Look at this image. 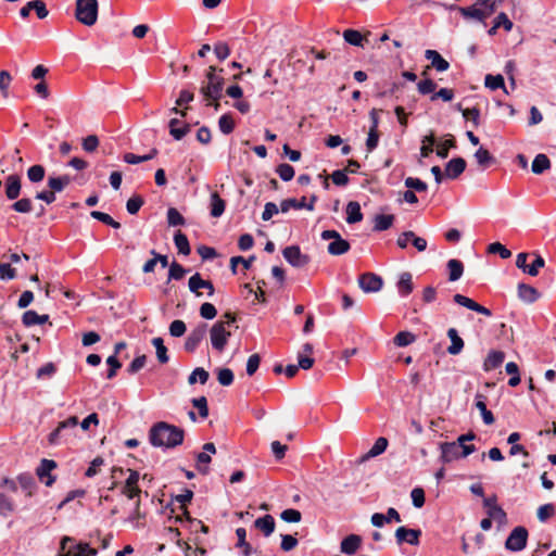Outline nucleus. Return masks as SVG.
Listing matches in <instances>:
<instances>
[{
    "label": "nucleus",
    "mask_w": 556,
    "mask_h": 556,
    "mask_svg": "<svg viewBox=\"0 0 556 556\" xmlns=\"http://www.w3.org/2000/svg\"><path fill=\"white\" fill-rule=\"evenodd\" d=\"M184 429L165 421L154 424L149 430V442L154 447L174 448L182 444Z\"/></svg>",
    "instance_id": "nucleus-1"
},
{
    "label": "nucleus",
    "mask_w": 556,
    "mask_h": 556,
    "mask_svg": "<svg viewBox=\"0 0 556 556\" xmlns=\"http://www.w3.org/2000/svg\"><path fill=\"white\" fill-rule=\"evenodd\" d=\"M78 418L75 416L59 422L58 427L49 434L48 442L51 445H58L68 442L76 437Z\"/></svg>",
    "instance_id": "nucleus-2"
},
{
    "label": "nucleus",
    "mask_w": 556,
    "mask_h": 556,
    "mask_svg": "<svg viewBox=\"0 0 556 556\" xmlns=\"http://www.w3.org/2000/svg\"><path fill=\"white\" fill-rule=\"evenodd\" d=\"M500 1L501 0H482L481 2L467 8H458V10L465 18H473L479 22H484L493 14L496 3ZM450 9H457V7L452 5Z\"/></svg>",
    "instance_id": "nucleus-3"
},
{
    "label": "nucleus",
    "mask_w": 556,
    "mask_h": 556,
    "mask_svg": "<svg viewBox=\"0 0 556 556\" xmlns=\"http://www.w3.org/2000/svg\"><path fill=\"white\" fill-rule=\"evenodd\" d=\"M216 67L210 66L206 72V85L201 87V93L205 100L216 101L222 97L224 89V77L216 74Z\"/></svg>",
    "instance_id": "nucleus-4"
},
{
    "label": "nucleus",
    "mask_w": 556,
    "mask_h": 556,
    "mask_svg": "<svg viewBox=\"0 0 556 556\" xmlns=\"http://www.w3.org/2000/svg\"><path fill=\"white\" fill-rule=\"evenodd\" d=\"M97 0H76L75 17L85 26H92L98 20Z\"/></svg>",
    "instance_id": "nucleus-5"
},
{
    "label": "nucleus",
    "mask_w": 556,
    "mask_h": 556,
    "mask_svg": "<svg viewBox=\"0 0 556 556\" xmlns=\"http://www.w3.org/2000/svg\"><path fill=\"white\" fill-rule=\"evenodd\" d=\"M441 448V460L443 463H451L458 458H465L476 451L475 445H463L457 442H444L440 444Z\"/></svg>",
    "instance_id": "nucleus-6"
},
{
    "label": "nucleus",
    "mask_w": 556,
    "mask_h": 556,
    "mask_svg": "<svg viewBox=\"0 0 556 556\" xmlns=\"http://www.w3.org/2000/svg\"><path fill=\"white\" fill-rule=\"evenodd\" d=\"M231 332L224 323H215L210 330V340L214 350L223 352L228 343Z\"/></svg>",
    "instance_id": "nucleus-7"
},
{
    "label": "nucleus",
    "mask_w": 556,
    "mask_h": 556,
    "mask_svg": "<svg viewBox=\"0 0 556 556\" xmlns=\"http://www.w3.org/2000/svg\"><path fill=\"white\" fill-rule=\"evenodd\" d=\"M528 530L525 527H516L509 533L505 547L511 552H520L527 546Z\"/></svg>",
    "instance_id": "nucleus-8"
},
{
    "label": "nucleus",
    "mask_w": 556,
    "mask_h": 556,
    "mask_svg": "<svg viewBox=\"0 0 556 556\" xmlns=\"http://www.w3.org/2000/svg\"><path fill=\"white\" fill-rule=\"evenodd\" d=\"M203 451L197 454L195 457V468L201 475H207L210 472L208 464L212 460V455L216 453V447L214 443H205L203 445Z\"/></svg>",
    "instance_id": "nucleus-9"
},
{
    "label": "nucleus",
    "mask_w": 556,
    "mask_h": 556,
    "mask_svg": "<svg viewBox=\"0 0 556 556\" xmlns=\"http://www.w3.org/2000/svg\"><path fill=\"white\" fill-rule=\"evenodd\" d=\"M283 257L293 267H304L309 262V256L303 254L298 245H290L283 249Z\"/></svg>",
    "instance_id": "nucleus-10"
},
{
    "label": "nucleus",
    "mask_w": 556,
    "mask_h": 556,
    "mask_svg": "<svg viewBox=\"0 0 556 556\" xmlns=\"http://www.w3.org/2000/svg\"><path fill=\"white\" fill-rule=\"evenodd\" d=\"M56 468V463L52 459H41L39 466L36 469V475L41 482L47 486H51L55 482V476L51 472Z\"/></svg>",
    "instance_id": "nucleus-11"
},
{
    "label": "nucleus",
    "mask_w": 556,
    "mask_h": 556,
    "mask_svg": "<svg viewBox=\"0 0 556 556\" xmlns=\"http://www.w3.org/2000/svg\"><path fill=\"white\" fill-rule=\"evenodd\" d=\"M382 285V278L374 273H365L358 278V286L366 293L378 292Z\"/></svg>",
    "instance_id": "nucleus-12"
},
{
    "label": "nucleus",
    "mask_w": 556,
    "mask_h": 556,
    "mask_svg": "<svg viewBox=\"0 0 556 556\" xmlns=\"http://www.w3.org/2000/svg\"><path fill=\"white\" fill-rule=\"evenodd\" d=\"M207 331V325L201 324L198 325L187 337L185 341V350L189 353H192L197 350L201 341L205 338Z\"/></svg>",
    "instance_id": "nucleus-13"
},
{
    "label": "nucleus",
    "mask_w": 556,
    "mask_h": 556,
    "mask_svg": "<svg viewBox=\"0 0 556 556\" xmlns=\"http://www.w3.org/2000/svg\"><path fill=\"white\" fill-rule=\"evenodd\" d=\"M22 190V180L17 174H10L4 179V193L8 200H16Z\"/></svg>",
    "instance_id": "nucleus-14"
},
{
    "label": "nucleus",
    "mask_w": 556,
    "mask_h": 556,
    "mask_svg": "<svg viewBox=\"0 0 556 556\" xmlns=\"http://www.w3.org/2000/svg\"><path fill=\"white\" fill-rule=\"evenodd\" d=\"M421 535V531L419 529H409L406 527H400L395 531V539L397 544H402L404 542L410 545H418L419 538Z\"/></svg>",
    "instance_id": "nucleus-15"
},
{
    "label": "nucleus",
    "mask_w": 556,
    "mask_h": 556,
    "mask_svg": "<svg viewBox=\"0 0 556 556\" xmlns=\"http://www.w3.org/2000/svg\"><path fill=\"white\" fill-rule=\"evenodd\" d=\"M128 471L129 476L126 479V482L122 489V493L131 500L139 496V494L141 493L140 488L138 486L140 476L139 472L136 470L129 469Z\"/></svg>",
    "instance_id": "nucleus-16"
},
{
    "label": "nucleus",
    "mask_w": 556,
    "mask_h": 556,
    "mask_svg": "<svg viewBox=\"0 0 556 556\" xmlns=\"http://www.w3.org/2000/svg\"><path fill=\"white\" fill-rule=\"evenodd\" d=\"M483 506L486 508L488 516L496 521H504L506 519V513L497 505L496 495H492L483 500Z\"/></svg>",
    "instance_id": "nucleus-17"
},
{
    "label": "nucleus",
    "mask_w": 556,
    "mask_h": 556,
    "mask_svg": "<svg viewBox=\"0 0 556 556\" xmlns=\"http://www.w3.org/2000/svg\"><path fill=\"white\" fill-rule=\"evenodd\" d=\"M453 300L458 305H462V306H464V307H466L468 309H471L473 312L482 314V315H484L486 317H490L492 315V312L489 308L480 305L479 303L475 302L470 298H467V296H465L463 294H459V293L455 294L453 296Z\"/></svg>",
    "instance_id": "nucleus-18"
},
{
    "label": "nucleus",
    "mask_w": 556,
    "mask_h": 556,
    "mask_svg": "<svg viewBox=\"0 0 556 556\" xmlns=\"http://www.w3.org/2000/svg\"><path fill=\"white\" fill-rule=\"evenodd\" d=\"M362 545V536L358 534H350L345 536L340 544V549L346 555H354Z\"/></svg>",
    "instance_id": "nucleus-19"
},
{
    "label": "nucleus",
    "mask_w": 556,
    "mask_h": 556,
    "mask_svg": "<svg viewBox=\"0 0 556 556\" xmlns=\"http://www.w3.org/2000/svg\"><path fill=\"white\" fill-rule=\"evenodd\" d=\"M425 58L431 62V67L438 72H445L450 68V63L437 50H426Z\"/></svg>",
    "instance_id": "nucleus-20"
},
{
    "label": "nucleus",
    "mask_w": 556,
    "mask_h": 556,
    "mask_svg": "<svg viewBox=\"0 0 556 556\" xmlns=\"http://www.w3.org/2000/svg\"><path fill=\"white\" fill-rule=\"evenodd\" d=\"M466 168V161L463 157H454L447 162L445 166V174L448 178L455 179L464 173Z\"/></svg>",
    "instance_id": "nucleus-21"
},
{
    "label": "nucleus",
    "mask_w": 556,
    "mask_h": 556,
    "mask_svg": "<svg viewBox=\"0 0 556 556\" xmlns=\"http://www.w3.org/2000/svg\"><path fill=\"white\" fill-rule=\"evenodd\" d=\"M399 294L403 298L409 295L414 290L413 276L408 271H404L400 275L396 283Z\"/></svg>",
    "instance_id": "nucleus-22"
},
{
    "label": "nucleus",
    "mask_w": 556,
    "mask_h": 556,
    "mask_svg": "<svg viewBox=\"0 0 556 556\" xmlns=\"http://www.w3.org/2000/svg\"><path fill=\"white\" fill-rule=\"evenodd\" d=\"M291 208H294V210L306 208L308 211H313V204H307L305 197H303L301 200L291 198V199H286V200L281 201L280 211L282 213H287Z\"/></svg>",
    "instance_id": "nucleus-23"
},
{
    "label": "nucleus",
    "mask_w": 556,
    "mask_h": 556,
    "mask_svg": "<svg viewBox=\"0 0 556 556\" xmlns=\"http://www.w3.org/2000/svg\"><path fill=\"white\" fill-rule=\"evenodd\" d=\"M505 358V353L502 351H491L483 363L484 371H491L502 365Z\"/></svg>",
    "instance_id": "nucleus-24"
},
{
    "label": "nucleus",
    "mask_w": 556,
    "mask_h": 556,
    "mask_svg": "<svg viewBox=\"0 0 556 556\" xmlns=\"http://www.w3.org/2000/svg\"><path fill=\"white\" fill-rule=\"evenodd\" d=\"M254 526L263 532L265 536H269L275 531V519L271 515H265L257 518L254 521Z\"/></svg>",
    "instance_id": "nucleus-25"
},
{
    "label": "nucleus",
    "mask_w": 556,
    "mask_h": 556,
    "mask_svg": "<svg viewBox=\"0 0 556 556\" xmlns=\"http://www.w3.org/2000/svg\"><path fill=\"white\" fill-rule=\"evenodd\" d=\"M539 291L534 287L526 283L518 285V296L521 301L533 303L539 299Z\"/></svg>",
    "instance_id": "nucleus-26"
},
{
    "label": "nucleus",
    "mask_w": 556,
    "mask_h": 556,
    "mask_svg": "<svg viewBox=\"0 0 556 556\" xmlns=\"http://www.w3.org/2000/svg\"><path fill=\"white\" fill-rule=\"evenodd\" d=\"M17 482L27 496H33L36 492L37 485L34 477L28 472H23L17 476Z\"/></svg>",
    "instance_id": "nucleus-27"
},
{
    "label": "nucleus",
    "mask_w": 556,
    "mask_h": 556,
    "mask_svg": "<svg viewBox=\"0 0 556 556\" xmlns=\"http://www.w3.org/2000/svg\"><path fill=\"white\" fill-rule=\"evenodd\" d=\"M180 124H181V122L178 118H172L168 124L169 134L176 140L182 139L190 131L189 124H182L181 126H180Z\"/></svg>",
    "instance_id": "nucleus-28"
},
{
    "label": "nucleus",
    "mask_w": 556,
    "mask_h": 556,
    "mask_svg": "<svg viewBox=\"0 0 556 556\" xmlns=\"http://www.w3.org/2000/svg\"><path fill=\"white\" fill-rule=\"evenodd\" d=\"M447 337L450 338L451 340V345L447 348V352L451 354V355H457L462 352L463 348H464V341L463 339L458 336V332L455 328H450L447 330Z\"/></svg>",
    "instance_id": "nucleus-29"
},
{
    "label": "nucleus",
    "mask_w": 556,
    "mask_h": 556,
    "mask_svg": "<svg viewBox=\"0 0 556 556\" xmlns=\"http://www.w3.org/2000/svg\"><path fill=\"white\" fill-rule=\"evenodd\" d=\"M476 407L480 410L483 422L485 425L494 424V416L491 410L486 408L485 396L483 394L478 393L476 395Z\"/></svg>",
    "instance_id": "nucleus-30"
},
{
    "label": "nucleus",
    "mask_w": 556,
    "mask_h": 556,
    "mask_svg": "<svg viewBox=\"0 0 556 556\" xmlns=\"http://www.w3.org/2000/svg\"><path fill=\"white\" fill-rule=\"evenodd\" d=\"M350 249H351V245H350L349 241H346L345 239H343L341 237L338 240L331 241L328 244L327 251L330 255L339 256V255H342V254H345L346 252H349Z\"/></svg>",
    "instance_id": "nucleus-31"
},
{
    "label": "nucleus",
    "mask_w": 556,
    "mask_h": 556,
    "mask_svg": "<svg viewBox=\"0 0 556 556\" xmlns=\"http://www.w3.org/2000/svg\"><path fill=\"white\" fill-rule=\"evenodd\" d=\"M363 213L361 211V205L356 201H351L346 205V223L348 224H356L362 222Z\"/></svg>",
    "instance_id": "nucleus-32"
},
{
    "label": "nucleus",
    "mask_w": 556,
    "mask_h": 556,
    "mask_svg": "<svg viewBox=\"0 0 556 556\" xmlns=\"http://www.w3.org/2000/svg\"><path fill=\"white\" fill-rule=\"evenodd\" d=\"M59 556H83V553L78 552V544H74L71 538L65 536L61 541Z\"/></svg>",
    "instance_id": "nucleus-33"
},
{
    "label": "nucleus",
    "mask_w": 556,
    "mask_h": 556,
    "mask_svg": "<svg viewBox=\"0 0 556 556\" xmlns=\"http://www.w3.org/2000/svg\"><path fill=\"white\" fill-rule=\"evenodd\" d=\"M72 182V178L68 175L62 176H50L48 178L47 185L50 189H53L55 192L63 191Z\"/></svg>",
    "instance_id": "nucleus-34"
},
{
    "label": "nucleus",
    "mask_w": 556,
    "mask_h": 556,
    "mask_svg": "<svg viewBox=\"0 0 556 556\" xmlns=\"http://www.w3.org/2000/svg\"><path fill=\"white\" fill-rule=\"evenodd\" d=\"M226 207L225 201L219 197L217 192H213L211 194V216L212 217H219L224 214Z\"/></svg>",
    "instance_id": "nucleus-35"
},
{
    "label": "nucleus",
    "mask_w": 556,
    "mask_h": 556,
    "mask_svg": "<svg viewBox=\"0 0 556 556\" xmlns=\"http://www.w3.org/2000/svg\"><path fill=\"white\" fill-rule=\"evenodd\" d=\"M48 319V315H39L35 311H26L22 317V321L26 327H30L34 325H42Z\"/></svg>",
    "instance_id": "nucleus-36"
},
{
    "label": "nucleus",
    "mask_w": 556,
    "mask_h": 556,
    "mask_svg": "<svg viewBox=\"0 0 556 556\" xmlns=\"http://www.w3.org/2000/svg\"><path fill=\"white\" fill-rule=\"evenodd\" d=\"M447 269L448 280L456 281L463 276L464 265L460 261L452 258L447 262Z\"/></svg>",
    "instance_id": "nucleus-37"
},
{
    "label": "nucleus",
    "mask_w": 556,
    "mask_h": 556,
    "mask_svg": "<svg viewBox=\"0 0 556 556\" xmlns=\"http://www.w3.org/2000/svg\"><path fill=\"white\" fill-rule=\"evenodd\" d=\"M549 167H551L549 159L545 154H538L532 162L531 170L534 174L540 175V174L544 173L546 169H548Z\"/></svg>",
    "instance_id": "nucleus-38"
},
{
    "label": "nucleus",
    "mask_w": 556,
    "mask_h": 556,
    "mask_svg": "<svg viewBox=\"0 0 556 556\" xmlns=\"http://www.w3.org/2000/svg\"><path fill=\"white\" fill-rule=\"evenodd\" d=\"M174 242L178 252L182 255H189L191 252L189 240L185 233L178 230L174 236Z\"/></svg>",
    "instance_id": "nucleus-39"
},
{
    "label": "nucleus",
    "mask_w": 556,
    "mask_h": 556,
    "mask_svg": "<svg viewBox=\"0 0 556 556\" xmlns=\"http://www.w3.org/2000/svg\"><path fill=\"white\" fill-rule=\"evenodd\" d=\"M393 222H394L393 215H384V214L376 215L375 219H374V230L375 231H384L393 225Z\"/></svg>",
    "instance_id": "nucleus-40"
},
{
    "label": "nucleus",
    "mask_w": 556,
    "mask_h": 556,
    "mask_svg": "<svg viewBox=\"0 0 556 556\" xmlns=\"http://www.w3.org/2000/svg\"><path fill=\"white\" fill-rule=\"evenodd\" d=\"M152 344L154 345L155 350H156V357H157V361L161 363V364H166L168 363L169 361V357H168V354H167V349L166 346L164 345V341L162 338H153L152 339Z\"/></svg>",
    "instance_id": "nucleus-41"
},
{
    "label": "nucleus",
    "mask_w": 556,
    "mask_h": 556,
    "mask_svg": "<svg viewBox=\"0 0 556 556\" xmlns=\"http://www.w3.org/2000/svg\"><path fill=\"white\" fill-rule=\"evenodd\" d=\"M388 447V440L383 437L378 438L374 445L370 447L368 453L364 456V458L376 457L382 454Z\"/></svg>",
    "instance_id": "nucleus-42"
},
{
    "label": "nucleus",
    "mask_w": 556,
    "mask_h": 556,
    "mask_svg": "<svg viewBox=\"0 0 556 556\" xmlns=\"http://www.w3.org/2000/svg\"><path fill=\"white\" fill-rule=\"evenodd\" d=\"M46 169L42 165L36 164L27 169V178L30 182L38 184L43 180Z\"/></svg>",
    "instance_id": "nucleus-43"
},
{
    "label": "nucleus",
    "mask_w": 556,
    "mask_h": 556,
    "mask_svg": "<svg viewBox=\"0 0 556 556\" xmlns=\"http://www.w3.org/2000/svg\"><path fill=\"white\" fill-rule=\"evenodd\" d=\"M344 40L351 46L363 47L364 36L355 29H345L343 31Z\"/></svg>",
    "instance_id": "nucleus-44"
},
{
    "label": "nucleus",
    "mask_w": 556,
    "mask_h": 556,
    "mask_svg": "<svg viewBox=\"0 0 556 556\" xmlns=\"http://www.w3.org/2000/svg\"><path fill=\"white\" fill-rule=\"evenodd\" d=\"M485 87L490 88L491 90H496L498 88H502L506 93L508 92L505 88L504 78L502 75H491L488 74L484 79Z\"/></svg>",
    "instance_id": "nucleus-45"
},
{
    "label": "nucleus",
    "mask_w": 556,
    "mask_h": 556,
    "mask_svg": "<svg viewBox=\"0 0 556 556\" xmlns=\"http://www.w3.org/2000/svg\"><path fill=\"white\" fill-rule=\"evenodd\" d=\"M11 208L16 213L27 214L33 211V202L29 198L16 199L11 205Z\"/></svg>",
    "instance_id": "nucleus-46"
},
{
    "label": "nucleus",
    "mask_w": 556,
    "mask_h": 556,
    "mask_svg": "<svg viewBox=\"0 0 556 556\" xmlns=\"http://www.w3.org/2000/svg\"><path fill=\"white\" fill-rule=\"evenodd\" d=\"M206 280L202 279L201 275L199 273H195L193 276L189 278L188 287L189 290L194 293L197 296L201 295V292L199 289H203L204 286H207L205 283Z\"/></svg>",
    "instance_id": "nucleus-47"
},
{
    "label": "nucleus",
    "mask_w": 556,
    "mask_h": 556,
    "mask_svg": "<svg viewBox=\"0 0 556 556\" xmlns=\"http://www.w3.org/2000/svg\"><path fill=\"white\" fill-rule=\"evenodd\" d=\"M457 110L462 112L464 118L471 121L475 127L480 125V110L478 108L462 109V105L458 104Z\"/></svg>",
    "instance_id": "nucleus-48"
},
{
    "label": "nucleus",
    "mask_w": 556,
    "mask_h": 556,
    "mask_svg": "<svg viewBox=\"0 0 556 556\" xmlns=\"http://www.w3.org/2000/svg\"><path fill=\"white\" fill-rule=\"evenodd\" d=\"M15 510V505L12 498L8 495L0 493V515L3 517L9 516Z\"/></svg>",
    "instance_id": "nucleus-49"
},
{
    "label": "nucleus",
    "mask_w": 556,
    "mask_h": 556,
    "mask_svg": "<svg viewBox=\"0 0 556 556\" xmlns=\"http://www.w3.org/2000/svg\"><path fill=\"white\" fill-rule=\"evenodd\" d=\"M421 143L420 155L422 157H428L433 152V144L435 143L434 135L431 132L430 135L425 136Z\"/></svg>",
    "instance_id": "nucleus-50"
},
{
    "label": "nucleus",
    "mask_w": 556,
    "mask_h": 556,
    "mask_svg": "<svg viewBox=\"0 0 556 556\" xmlns=\"http://www.w3.org/2000/svg\"><path fill=\"white\" fill-rule=\"evenodd\" d=\"M91 217L102 222L103 224L113 227L114 229L121 228V224L116 220H114L109 214L100 212V211H92L90 213Z\"/></svg>",
    "instance_id": "nucleus-51"
},
{
    "label": "nucleus",
    "mask_w": 556,
    "mask_h": 556,
    "mask_svg": "<svg viewBox=\"0 0 556 556\" xmlns=\"http://www.w3.org/2000/svg\"><path fill=\"white\" fill-rule=\"evenodd\" d=\"M218 127H219V130L225 135H229L230 132H232L235 129V122H233V118L231 117V115H229V114L222 115L218 119Z\"/></svg>",
    "instance_id": "nucleus-52"
},
{
    "label": "nucleus",
    "mask_w": 556,
    "mask_h": 556,
    "mask_svg": "<svg viewBox=\"0 0 556 556\" xmlns=\"http://www.w3.org/2000/svg\"><path fill=\"white\" fill-rule=\"evenodd\" d=\"M208 377L210 375L204 368L198 367L188 377V382L194 384L199 380L201 384H204L207 382Z\"/></svg>",
    "instance_id": "nucleus-53"
},
{
    "label": "nucleus",
    "mask_w": 556,
    "mask_h": 556,
    "mask_svg": "<svg viewBox=\"0 0 556 556\" xmlns=\"http://www.w3.org/2000/svg\"><path fill=\"white\" fill-rule=\"evenodd\" d=\"M416 337L409 331H400L393 339L397 346H407L415 341Z\"/></svg>",
    "instance_id": "nucleus-54"
},
{
    "label": "nucleus",
    "mask_w": 556,
    "mask_h": 556,
    "mask_svg": "<svg viewBox=\"0 0 556 556\" xmlns=\"http://www.w3.org/2000/svg\"><path fill=\"white\" fill-rule=\"evenodd\" d=\"M475 159L478 162V164L481 165L482 167H486L489 164H491L494 161V157L484 148H479L476 151Z\"/></svg>",
    "instance_id": "nucleus-55"
},
{
    "label": "nucleus",
    "mask_w": 556,
    "mask_h": 556,
    "mask_svg": "<svg viewBox=\"0 0 556 556\" xmlns=\"http://www.w3.org/2000/svg\"><path fill=\"white\" fill-rule=\"evenodd\" d=\"M144 518V514L140 510V500H137L135 503L134 511L130 514V516L126 519V521L130 522L134 528L141 527L140 520Z\"/></svg>",
    "instance_id": "nucleus-56"
},
{
    "label": "nucleus",
    "mask_w": 556,
    "mask_h": 556,
    "mask_svg": "<svg viewBox=\"0 0 556 556\" xmlns=\"http://www.w3.org/2000/svg\"><path fill=\"white\" fill-rule=\"evenodd\" d=\"M276 173L283 181H290L294 177V168L287 163H282L277 166Z\"/></svg>",
    "instance_id": "nucleus-57"
},
{
    "label": "nucleus",
    "mask_w": 556,
    "mask_h": 556,
    "mask_svg": "<svg viewBox=\"0 0 556 556\" xmlns=\"http://www.w3.org/2000/svg\"><path fill=\"white\" fill-rule=\"evenodd\" d=\"M405 187L409 188L410 190H415L417 192H425L428 189V186L426 182H424L419 178L415 177H407L404 181Z\"/></svg>",
    "instance_id": "nucleus-58"
},
{
    "label": "nucleus",
    "mask_w": 556,
    "mask_h": 556,
    "mask_svg": "<svg viewBox=\"0 0 556 556\" xmlns=\"http://www.w3.org/2000/svg\"><path fill=\"white\" fill-rule=\"evenodd\" d=\"M187 270L177 262L169 265L168 280H180L186 275Z\"/></svg>",
    "instance_id": "nucleus-59"
},
{
    "label": "nucleus",
    "mask_w": 556,
    "mask_h": 556,
    "mask_svg": "<svg viewBox=\"0 0 556 556\" xmlns=\"http://www.w3.org/2000/svg\"><path fill=\"white\" fill-rule=\"evenodd\" d=\"M167 223L169 226H182L186 220L176 208L170 207L167 211Z\"/></svg>",
    "instance_id": "nucleus-60"
},
{
    "label": "nucleus",
    "mask_w": 556,
    "mask_h": 556,
    "mask_svg": "<svg viewBox=\"0 0 556 556\" xmlns=\"http://www.w3.org/2000/svg\"><path fill=\"white\" fill-rule=\"evenodd\" d=\"M144 201L142 197L140 195H134L130 199H128L126 203L127 212L131 215H135L139 212L141 206L143 205Z\"/></svg>",
    "instance_id": "nucleus-61"
},
{
    "label": "nucleus",
    "mask_w": 556,
    "mask_h": 556,
    "mask_svg": "<svg viewBox=\"0 0 556 556\" xmlns=\"http://www.w3.org/2000/svg\"><path fill=\"white\" fill-rule=\"evenodd\" d=\"M451 148H455V139L453 136H450L448 139L444 140L442 143L438 146L437 155L441 159L447 157L448 150Z\"/></svg>",
    "instance_id": "nucleus-62"
},
{
    "label": "nucleus",
    "mask_w": 556,
    "mask_h": 556,
    "mask_svg": "<svg viewBox=\"0 0 556 556\" xmlns=\"http://www.w3.org/2000/svg\"><path fill=\"white\" fill-rule=\"evenodd\" d=\"M280 518L286 522H300L302 514L298 509L288 508L280 514Z\"/></svg>",
    "instance_id": "nucleus-63"
},
{
    "label": "nucleus",
    "mask_w": 556,
    "mask_h": 556,
    "mask_svg": "<svg viewBox=\"0 0 556 556\" xmlns=\"http://www.w3.org/2000/svg\"><path fill=\"white\" fill-rule=\"evenodd\" d=\"M192 405L199 410V415L201 418L204 419L208 416L207 400L205 396L193 399Z\"/></svg>",
    "instance_id": "nucleus-64"
}]
</instances>
